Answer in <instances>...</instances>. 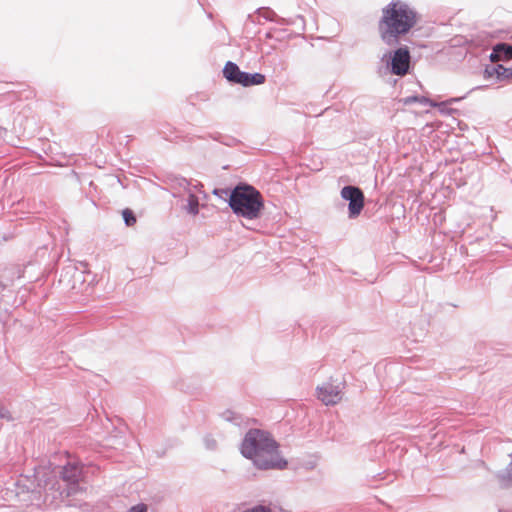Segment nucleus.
<instances>
[{
	"label": "nucleus",
	"instance_id": "f3484780",
	"mask_svg": "<svg viewBox=\"0 0 512 512\" xmlns=\"http://www.w3.org/2000/svg\"><path fill=\"white\" fill-rule=\"evenodd\" d=\"M207 446H208L209 448H213V447H215V442H214V441H213V442H209V443L207 444Z\"/></svg>",
	"mask_w": 512,
	"mask_h": 512
},
{
	"label": "nucleus",
	"instance_id": "9b49d317",
	"mask_svg": "<svg viewBox=\"0 0 512 512\" xmlns=\"http://www.w3.org/2000/svg\"><path fill=\"white\" fill-rule=\"evenodd\" d=\"M404 105H410L412 103H419L421 105H428L430 107H436L438 104L425 96H408L401 100Z\"/></svg>",
	"mask_w": 512,
	"mask_h": 512
},
{
	"label": "nucleus",
	"instance_id": "f03ea898",
	"mask_svg": "<svg viewBox=\"0 0 512 512\" xmlns=\"http://www.w3.org/2000/svg\"><path fill=\"white\" fill-rule=\"evenodd\" d=\"M417 21V12L408 3L401 0H392L386 6L388 44L398 43V37L407 34L417 24Z\"/></svg>",
	"mask_w": 512,
	"mask_h": 512
},
{
	"label": "nucleus",
	"instance_id": "f8f14e48",
	"mask_svg": "<svg viewBox=\"0 0 512 512\" xmlns=\"http://www.w3.org/2000/svg\"><path fill=\"white\" fill-rule=\"evenodd\" d=\"M122 215H123L125 224L127 226H132L136 223V217L134 216V214L131 210H129V209L123 210Z\"/></svg>",
	"mask_w": 512,
	"mask_h": 512
},
{
	"label": "nucleus",
	"instance_id": "aec40b11",
	"mask_svg": "<svg viewBox=\"0 0 512 512\" xmlns=\"http://www.w3.org/2000/svg\"><path fill=\"white\" fill-rule=\"evenodd\" d=\"M499 512H512V509H509V510H499Z\"/></svg>",
	"mask_w": 512,
	"mask_h": 512
},
{
	"label": "nucleus",
	"instance_id": "39448f33",
	"mask_svg": "<svg viewBox=\"0 0 512 512\" xmlns=\"http://www.w3.org/2000/svg\"><path fill=\"white\" fill-rule=\"evenodd\" d=\"M411 66V55L407 46H401L390 54L391 73L397 76H405Z\"/></svg>",
	"mask_w": 512,
	"mask_h": 512
},
{
	"label": "nucleus",
	"instance_id": "f257e3e1",
	"mask_svg": "<svg viewBox=\"0 0 512 512\" xmlns=\"http://www.w3.org/2000/svg\"><path fill=\"white\" fill-rule=\"evenodd\" d=\"M241 453L262 470H282L287 466V461L279 454L276 441L269 433L259 429H251L246 433L241 445Z\"/></svg>",
	"mask_w": 512,
	"mask_h": 512
},
{
	"label": "nucleus",
	"instance_id": "423d86ee",
	"mask_svg": "<svg viewBox=\"0 0 512 512\" xmlns=\"http://www.w3.org/2000/svg\"><path fill=\"white\" fill-rule=\"evenodd\" d=\"M341 197L349 201V218L358 217L364 207V195L362 191L355 186H345L341 190Z\"/></svg>",
	"mask_w": 512,
	"mask_h": 512
},
{
	"label": "nucleus",
	"instance_id": "1a4fd4ad",
	"mask_svg": "<svg viewBox=\"0 0 512 512\" xmlns=\"http://www.w3.org/2000/svg\"><path fill=\"white\" fill-rule=\"evenodd\" d=\"M490 59L493 62L512 59V45L499 43L493 47Z\"/></svg>",
	"mask_w": 512,
	"mask_h": 512
},
{
	"label": "nucleus",
	"instance_id": "6ab92c4d",
	"mask_svg": "<svg viewBox=\"0 0 512 512\" xmlns=\"http://www.w3.org/2000/svg\"><path fill=\"white\" fill-rule=\"evenodd\" d=\"M219 192H224V191H223V190L215 189L213 193H214L215 195H219Z\"/></svg>",
	"mask_w": 512,
	"mask_h": 512
},
{
	"label": "nucleus",
	"instance_id": "20e7f679",
	"mask_svg": "<svg viewBox=\"0 0 512 512\" xmlns=\"http://www.w3.org/2000/svg\"><path fill=\"white\" fill-rule=\"evenodd\" d=\"M223 74L228 81L241 84L246 87L252 85H260L265 82V76L263 74H250L243 72L235 63L230 61L226 63L223 69Z\"/></svg>",
	"mask_w": 512,
	"mask_h": 512
},
{
	"label": "nucleus",
	"instance_id": "2eb2a0df",
	"mask_svg": "<svg viewBox=\"0 0 512 512\" xmlns=\"http://www.w3.org/2000/svg\"><path fill=\"white\" fill-rule=\"evenodd\" d=\"M147 507L144 504L133 506L128 512H146Z\"/></svg>",
	"mask_w": 512,
	"mask_h": 512
},
{
	"label": "nucleus",
	"instance_id": "9d476101",
	"mask_svg": "<svg viewBox=\"0 0 512 512\" xmlns=\"http://www.w3.org/2000/svg\"><path fill=\"white\" fill-rule=\"evenodd\" d=\"M81 476V468L76 464H67L63 467L62 478L69 484L75 485L78 483Z\"/></svg>",
	"mask_w": 512,
	"mask_h": 512
},
{
	"label": "nucleus",
	"instance_id": "0eeeda50",
	"mask_svg": "<svg viewBox=\"0 0 512 512\" xmlns=\"http://www.w3.org/2000/svg\"><path fill=\"white\" fill-rule=\"evenodd\" d=\"M344 385L342 383H324L316 388L317 398L325 405H336L342 399Z\"/></svg>",
	"mask_w": 512,
	"mask_h": 512
},
{
	"label": "nucleus",
	"instance_id": "ddd939ff",
	"mask_svg": "<svg viewBox=\"0 0 512 512\" xmlns=\"http://www.w3.org/2000/svg\"><path fill=\"white\" fill-rule=\"evenodd\" d=\"M242 512H273L271 508L264 505H256L254 507L248 508Z\"/></svg>",
	"mask_w": 512,
	"mask_h": 512
},
{
	"label": "nucleus",
	"instance_id": "a211bd4d",
	"mask_svg": "<svg viewBox=\"0 0 512 512\" xmlns=\"http://www.w3.org/2000/svg\"><path fill=\"white\" fill-rule=\"evenodd\" d=\"M207 446H208L209 448H213V447H215V442H214V441H213V442H209V443L207 444Z\"/></svg>",
	"mask_w": 512,
	"mask_h": 512
},
{
	"label": "nucleus",
	"instance_id": "dca6fc26",
	"mask_svg": "<svg viewBox=\"0 0 512 512\" xmlns=\"http://www.w3.org/2000/svg\"><path fill=\"white\" fill-rule=\"evenodd\" d=\"M383 23H384V16L379 21V26H380V31H381L382 37H384V32L382 31V24Z\"/></svg>",
	"mask_w": 512,
	"mask_h": 512
},
{
	"label": "nucleus",
	"instance_id": "4468645a",
	"mask_svg": "<svg viewBox=\"0 0 512 512\" xmlns=\"http://www.w3.org/2000/svg\"><path fill=\"white\" fill-rule=\"evenodd\" d=\"M0 418L5 419L7 421L13 420V417H12L10 411L8 409H6L5 407H3L1 404H0Z\"/></svg>",
	"mask_w": 512,
	"mask_h": 512
},
{
	"label": "nucleus",
	"instance_id": "6e6552de",
	"mask_svg": "<svg viewBox=\"0 0 512 512\" xmlns=\"http://www.w3.org/2000/svg\"><path fill=\"white\" fill-rule=\"evenodd\" d=\"M188 194L187 197V205L185 206V210L187 213L191 215H197L199 213V198L197 193L202 192V185L197 184L191 186L189 183L187 184V187L185 188Z\"/></svg>",
	"mask_w": 512,
	"mask_h": 512
},
{
	"label": "nucleus",
	"instance_id": "7ed1b4c3",
	"mask_svg": "<svg viewBox=\"0 0 512 512\" xmlns=\"http://www.w3.org/2000/svg\"><path fill=\"white\" fill-rule=\"evenodd\" d=\"M229 206L237 216L254 220L260 217L264 209V199L255 187L240 184L231 191Z\"/></svg>",
	"mask_w": 512,
	"mask_h": 512
}]
</instances>
